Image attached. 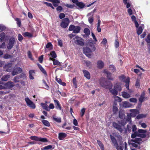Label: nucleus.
<instances>
[{
    "label": "nucleus",
    "mask_w": 150,
    "mask_h": 150,
    "mask_svg": "<svg viewBox=\"0 0 150 150\" xmlns=\"http://www.w3.org/2000/svg\"><path fill=\"white\" fill-rule=\"evenodd\" d=\"M89 46L91 47V49L88 47H86L83 48V52L87 56L90 58L91 56L92 51H94L96 50L95 45L92 43H91Z\"/></svg>",
    "instance_id": "1"
},
{
    "label": "nucleus",
    "mask_w": 150,
    "mask_h": 150,
    "mask_svg": "<svg viewBox=\"0 0 150 150\" xmlns=\"http://www.w3.org/2000/svg\"><path fill=\"white\" fill-rule=\"evenodd\" d=\"M100 84L102 87L106 89H110V88H111L112 86L111 82L106 81L104 79H100Z\"/></svg>",
    "instance_id": "2"
},
{
    "label": "nucleus",
    "mask_w": 150,
    "mask_h": 150,
    "mask_svg": "<svg viewBox=\"0 0 150 150\" xmlns=\"http://www.w3.org/2000/svg\"><path fill=\"white\" fill-rule=\"evenodd\" d=\"M146 132V130L141 129H138L136 131L133 132L131 135V138L134 139L136 137H139L140 133L145 134Z\"/></svg>",
    "instance_id": "3"
},
{
    "label": "nucleus",
    "mask_w": 150,
    "mask_h": 150,
    "mask_svg": "<svg viewBox=\"0 0 150 150\" xmlns=\"http://www.w3.org/2000/svg\"><path fill=\"white\" fill-rule=\"evenodd\" d=\"M70 23V20L67 18H64L63 19L62 21L60 23V26L63 28H67Z\"/></svg>",
    "instance_id": "4"
},
{
    "label": "nucleus",
    "mask_w": 150,
    "mask_h": 150,
    "mask_svg": "<svg viewBox=\"0 0 150 150\" xmlns=\"http://www.w3.org/2000/svg\"><path fill=\"white\" fill-rule=\"evenodd\" d=\"M15 42V39L14 37L11 38L8 43L7 48L8 50L11 49L14 46Z\"/></svg>",
    "instance_id": "5"
},
{
    "label": "nucleus",
    "mask_w": 150,
    "mask_h": 150,
    "mask_svg": "<svg viewBox=\"0 0 150 150\" xmlns=\"http://www.w3.org/2000/svg\"><path fill=\"white\" fill-rule=\"evenodd\" d=\"M25 100L26 101L27 105L29 107L32 109H34L35 106L34 103L28 98H25Z\"/></svg>",
    "instance_id": "6"
},
{
    "label": "nucleus",
    "mask_w": 150,
    "mask_h": 150,
    "mask_svg": "<svg viewBox=\"0 0 150 150\" xmlns=\"http://www.w3.org/2000/svg\"><path fill=\"white\" fill-rule=\"evenodd\" d=\"M113 127L115 129H117L120 132H122L123 131L121 126L120 125L118 124L117 123L114 122L112 123Z\"/></svg>",
    "instance_id": "7"
},
{
    "label": "nucleus",
    "mask_w": 150,
    "mask_h": 150,
    "mask_svg": "<svg viewBox=\"0 0 150 150\" xmlns=\"http://www.w3.org/2000/svg\"><path fill=\"white\" fill-rule=\"evenodd\" d=\"M75 38L76 39L75 41V43L78 45L83 46L84 45L83 42V39L78 36H76Z\"/></svg>",
    "instance_id": "8"
},
{
    "label": "nucleus",
    "mask_w": 150,
    "mask_h": 150,
    "mask_svg": "<svg viewBox=\"0 0 150 150\" xmlns=\"http://www.w3.org/2000/svg\"><path fill=\"white\" fill-rule=\"evenodd\" d=\"M145 92L144 91H143L141 94L140 97L139 99V101L141 103L140 105H141V103L144 100L147 99V97H145Z\"/></svg>",
    "instance_id": "9"
},
{
    "label": "nucleus",
    "mask_w": 150,
    "mask_h": 150,
    "mask_svg": "<svg viewBox=\"0 0 150 150\" xmlns=\"http://www.w3.org/2000/svg\"><path fill=\"white\" fill-rule=\"evenodd\" d=\"M22 71V69L20 67H17L14 69L12 72V74L13 76H14L21 73Z\"/></svg>",
    "instance_id": "10"
},
{
    "label": "nucleus",
    "mask_w": 150,
    "mask_h": 150,
    "mask_svg": "<svg viewBox=\"0 0 150 150\" xmlns=\"http://www.w3.org/2000/svg\"><path fill=\"white\" fill-rule=\"evenodd\" d=\"M54 105H55V108L57 109L61 110L62 109V107L59 101L55 99L54 100Z\"/></svg>",
    "instance_id": "11"
},
{
    "label": "nucleus",
    "mask_w": 150,
    "mask_h": 150,
    "mask_svg": "<svg viewBox=\"0 0 150 150\" xmlns=\"http://www.w3.org/2000/svg\"><path fill=\"white\" fill-rule=\"evenodd\" d=\"M6 89L10 88L13 87L14 86V84L12 82L9 81L4 84Z\"/></svg>",
    "instance_id": "12"
},
{
    "label": "nucleus",
    "mask_w": 150,
    "mask_h": 150,
    "mask_svg": "<svg viewBox=\"0 0 150 150\" xmlns=\"http://www.w3.org/2000/svg\"><path fill=\"white\" fill-rule=\"evenodd\" d=\"M0 40L1 41H5L7 40L8 38V37L7 36H6L5 34L4 33H1L0 34Z\"/></svg>",
    "instance_id": "13"
},
{
    "label": "nucleus",
    "mask_w": 150,
    "mask_h": 150,
    "mask_svg": "<svg viewBox=\"0 0 150 150\" xmlns=\"http://www.w3.org/2000/svg\"><path fill=\"white\" fill-rule=\"evenodd\" d=\"M46 1L52 3L54 7H57L58 6V4L60 3V0H46Z\"/></svg>",
    "instance_id": "14"
},
{
    "label": "nucleus",
    "mask_w": 150,
    "mask_h": 150,
    "mask_svg": "<svg viewBox=\"0 0 150 150\" xmlns=\"http://www.w3.org/2000/svg\"><path fill=\"white\" fill-rule=\"evenodd\" d=\"M115 146L116 147L117 150H123L124 149V144L122 141H120L119 146H118V144L117 145Z\"/></svg>",
    "instance_id": "15"
},
{
    "label": "nucleus",
    "mask_w": 150,
    "mask_h": 150,
    "mask_svg": "<svg viewBox=\"0 0 150 150\" xmlns=\"http://www.w3.org/2000/svg\"><path fill=\"white\" fill-rule=\"evenodd\" d=\"M38 67L39 68L40 71L45 76H47V74L46 70L40 64H38Z\"/></svg>",
    "instance_id": "16"
},
{
    "label": "nucleus",
    "mask_w": 150,
    "mask_h": 150,
    "mask_svg": "<svg viewBox=\"0 0 150 150\" xmlns=\"http://www.w3.org/2000/svg\"><path fill=\"white\" fill-rule=\"evenodd\" d=\"M135 139H131L130 140V142H133L137 144H138L140 145L141 144V143L140 142H141L142 141V138H135Z\"/></svg>",
    "instance_id": "17"
},
{
    "label": "nucleus",
    "mask_w": 150,
    "mask_h": 150,
    "mask_svg": "<svg viewBox=\"0 0 150 150\" xmlns=\"http://www.w3.org/2000/svg\"><path fill=\"white\" fill-rule=\"evenodd\" d=\"M12 65L11 63H8L6 65H5L4 68L6 70V71L8 72H11V67Z\"/></svg>",
    "instance_id": "18"
},
{
    "label": "nucleus",
    "mask_w": 150,
    "mask_h": 150,
    "mask_svg": "<svg viewBox=\"0 0 150 150\" xmlns=\"http://www.w3.org/2000/svg\"><path fill=\"white\" fill-rule=\"evenodd\" d=\"M130 111L132 112L131 115L133 117H134L139 113V111L137 109H132L130 110Z\"/></svg>",
    "instance_id": "19"
},
{
    "label": "nucleus",
    "mask_w": 150,
    "mask_h": 150,
    "mask_svg": "<svg viewBox=\"0 0 150 150\" xmlns=\"http://www.w3.org/2000/svg\"><path fill=\"white\" fill-rule=\"evenodd\" d=\"M110 137L111 140L113 144V146H115L117 145L118 143L115 138L111 135H110Z\"/></svg>",
    "instance_id": "20"
},
{
    "label": "nucleus",
    "mask_w": 150,
    "mask_h": 150,
    "mask_svg": "<svg viewBox=\"0 0 150 150\" xmlns=\"http://www.w3.org/2000/svg\"><path fill=\"white\" fill-rule=\"evenodd\" d=\"M97 67L98 68L102 69L104 66V63L101 60H99L97 62Z\"/></svg>",
    "instance_id": "21"
},
{
    "label": "nucleus",
    "mask_w": 150,
    "mask_h": 150,
    "mask_svg": "<svg viewBox=\"0 0 150 150\" xmlns=\"http://www.w3.org/2000/svg\"><path fill=\"white\" fill-rule=\"evenodd\" d=\"M83 72L84 74V76L88 79H89L91 77L89 72L86 70H83Z\"/></svg>",
    "instance_id": "22"
},
{
    "label": "nucleus",
    "mask_w": 150,
    "mask_h": 150,
    "mask_svg": "<svg viewBox=\"0 0 150 150\" xmlns=\"http://www.w3.org/2000/svg\"><path fill=\"white\" fill-rule=\"evenodd\" d=\"M67 136L66 134L62 132L59 133L58 135V138L60 140H62L63 139Z\"/></svg>",
    "instance_id": "23"
},
{
    "label": "nucleus",
    "mask_w": 150,
    "mask_h": 150,
    "mask_svg": "<svg viewBox=\"0 0 150 150\" xmlns=\"http://www.w3.org/2000/svg\"><path fill=\"white\" fill-rule=\"evenodd\" d=\"M76 5L79 7L78 9H83L85 6V5L82 2H79L76 3Z\"/></svg>",
    "instance_id": "24"
},
{
    "label": "nucleus",
    "mask_w": 150,
    "mask_h": 150,
    "mask_svg": "<svg viewBox=\"0 0 150 150\" xmlns=\"http://www.w3.org/2000/svg\"><path fill=\"white\" fill-rule=\"evenodd\" d=\"M114 88L118 92L122 90V88L121 85L119 83H116L114 86Z\"/></svg>",
    "instance_id": "25"
},
{
    "label": "nucleus",
    "mask_w": 150,
    "mask_h": 150,
    "mask_svg": "<svg viewBox=\"0 0 150 150\" xmlns=\"http://www.w3.org/2000/svg\"><path fill=\"white\" fill-rule=\"evenodd\" d=\"M109 90L110 92L112 93L113 95L116 96L117 95L118 92L114 88L113 89L110 88Z\"/></svg>",
    "instance_id": "26"
},
{
    "label": "nucleus",
    "mask_w": 150,
    "mask_h": 150,
    "mask_svg": "<svg viewBox=\"0 0 150 150\" xmlns=\"http://www.w3.org/2000/svg\"><path fill=\"white\" fill-rule=\"evenodd\" d=\"M81 29V28L79 26H75V28L73 30V33H79Z\"/></svg>",
    "instance_id": "27"
},
{
    "label": "nucleus",
    "mask_w": 150,
    "mask_h": 150,
    "mask_svg": "<svg viewBox=\"0 0 150 150\" xmlns=\"http://www.w3.org/2000/svg\"><path fill=\"white\" fill-rule=\"evenodd\" d=\"M41 105L43 108L47 111H49V108H48V106L46 103H41Z\"/></svg>",
    "instance_id": "28"
},
{
    "label": "nucleus",
    "mask_w": 150,
    "mask_h": 150,
    "mask_svg": "<svg viewBox=\"0 0 150 150\" xmlns=\"http://www.w3.org/2000/svg\"><path fill=\"white\" fill-rule=\"evenodd\" d=\"M104 73L107 74V77L108 79L111 80H113V79L112 76V74L111 73L107 71H105Z\"/></svg>",
    "instance_id": "29"
},
{
    "label": "nucleus",
    "mask_w": 150,
    "mask_h": 150,
    "mask_svg": "<svg viewBox=\"0 0 150 150\" xmlns=\"http://www.w3.org/2000/svg\"><path fill=\"white\" fill-rule=\"evenodd\" d=\"M41 121L44 126L48 127L50 126V125L48 121L45 120H42Z\"/></svg>",
    "instance_id": "30"
},
{
    "label": "nucleus",
    "mask_w": 150,
    "mask_h": 150,
    "mask_svg": "<svg viewBox=\"0 0 150 150\" xmlns=\"http://www.w3.org/2000/svg\"><path fill=\"white\" fill-rule=\"evenodd\" d=\"M10 77V76L9 75H5L3 76L1 78V80L2 81H7L8 78Z\"/></svg>",
    "instance_id": "31"
},
{
    "label": "nucleus",
    "mask_w": 150,
    "mask_h": 150,
    "mask_svg": "<svg viewBox=\"0 0 150 150\" xmlns=\"http://www.w3.org/2000/svg\"><path fill=\"white\" fill-rule=\"evenodd\" d=\"M122 97L125 98H129L130 96V95L125 92H122Z\"/></svg>",
    "instance_id": "32"
},
{
    "label": "nucleus",
    "mask_w": 150,
    "mask_h": 150,
    "mask_svg": "<svg viewBox=\"0 0 150 150\" xmlns=\"http://www.w3.org/2000/svg\"><path fill=\"white\" fill-rule=\"evenodd\" d=\"M52 119L53 121L57 122L60 123L61 122V118L60 117L57 118L55 116H53Z\"/></svg>",
    "instance_id": "33"
},
{
    "label": "nucleus",
    "mask_w": 150,
    "mask_h": 150,
    "mask_svg": "<svg viewBox=\"0 0 150 150\" xmlns=\"http://www.w3.org/2000/svg\"><path fill=\"white\" fill-rule=\"evenodd\" d=\"M42 83L44 85L43 86L45 87V88L47 90H48L50 87L44 79L42 80Z\"/></svg>",
    "instance_id": "34"
},
{
    "label": "nucleus",
    "mask_w": 150,
    "mask_h": 150,
    "mask_svg": "<svg viewBox=\"0 0 150 150\" xmlns=\"http://www.w3.org/2000/svg\"><path fill=\"white\" fill-rule=\"evenodd\" d=\"M143 30V29L142 26H140L137 30V33L138 35H140L142 33Z\"/></svg>",
    "instance_id": "35"
},
{
    "label": "nucleus",
    "mask_w": 150,
    "mask_h": 150,
    "mask_svg": "<svg viewBox=\"0 0 150 150\" xmlns=\"http://www.w3.org/2000/svg\"><path fill=\"white\" fill-rule=\"evenodd\" d=\"M29 73L30 79H34L33 76L35 74L34 71L33 70H30L29 71Z\"/></svg>",
    "instance_id": "36"
},
{
    "label": "nucleus",
    "mask_w": 150,
    "mask_h": 150,
    "mask_svg": "<svg viewBox=\"0 0 150 150\" xmlns=\"http://www.w3.org/2000/svg\"><path fill=\"white\" fill-rule=\"evenodd\" d=\"M52 145H48L47 146H45L44 147L42 148H41V150H48L49 149H52Z\"/></svg>",
    "instance_id": "37"
},
{
    "label": "nucleus",
    "mask_w": 150,
    "mask_h": 150,
    "mask_svg": "<svg viewBox=\"0 0 150 150\" xmlns=\"http://www.w3.org/2000/svg\"><path fill=\"white\" fill-rule=\"evenodd\" d=\"M109 69L112 72L116 71V68L113 65H111L109 67Z\"/></svg>",
    "instance_id": "38"
},
{
    "label": "nucleus",
    "mask_w": 150,
    "mask_h": 150,
    "mask_svg": "<svg viewBox=\"0 0 150 150\" xmlns=\"http://www.w3.org/2000/svg\"><path fill=\"white\" fill-rule=\"evenodd\" d=\"M12 57V55L9 54H5L3 58L5 59L11 58Z\"/></svg>",
    "instance_id": "39"
},
{
    "label": "nucleus",
    "mask_w": 150,
    "mask_h": 150,
    "mask_svg": "<svg viewBox=\"0 0 150 150\" xmlns=\"http://www.w3.org/2000/svg\"><path fill=\"white\" fill-rule=\"evenodd\" d=\"M93 13L92 14V17H89L88 18V21L91 24H93Z\"/></svg>",
    "instance_id": "40"
},
{
    "label": "nucleus",
    "mask_w": 150,
    "mask_h": 150,
    "mask_svg": "<svg viewBox=\"0 0 150 150\" xmlns=\"http://www.w3.org/2000/svg\"><path fill=\"white\" fill-rule=\"evenodd\" d=\"M72 83L73 85L74 86L75 88H77V81H76V78H74L73 79Z\"/></svg>",
    "instance_id": "41"
},
{
    "label": "nucleus",
    "mask_w": 150,
    "mask_h": 150,
    "mask_svg": "<svg viewBox=\"0 0 150 150\" xmlns=\"http://www.w3.org/2000/svg\"><path fill=\"white\" fill-rule=\"evenodd\" d=\"M38 141H40L42 142H48L47 139L46 138L38 137Z\"/></svg>",
    "instance_id": "42"
},
{
    "label": "nucleus",
    "mask_w": 150,
    "mask_h": 150,
    "mask_svg": "<svg viewBox=\"0 0 150 150\" xmlns=\"http://www.w3.org/2000/svg\"><path fill=\"white\" fill-rule=\"evenodd\" d=\"M83 32L86 35H89L90 34V31L88 28H85L84 29Z\"/></svg>",
    "instance_id": "43"
},
{
    "label": "nucleus",
    "mask_w": 150,
    "mask_h": 150,
    "mask_svg": "<svg viewBox=\"0 0 150 150\" xmlns=\"http://www.w3.org/2000/svg\"><path fill=\"white\" fill-rule=\"evenodd\" d=\"M128 143L129 145H131L133 147L137 148L138 147L137 144L133 142H130V140L128 141Z\"/></svg>",
    "instance_id": "44"
},
{
    "label": "nucleus",
    "mask_w": 150,
    "mask_h": 150,
    "mask_svg": "<svg viewBox=\"0 0 150 150\" xmlns=\"http://www.w3.org/2000/svg\"><path fill=\"white\" fill-rule=\"evenodd\" d=\"M23 35L24 37H31L32 36V35L28 32H25L23 33Z\"/></svg>",
    "instance_id": "45"
},
{
    "label": "nucleus",
    "mask_w": 150,
    "mask_h": 150,
    "mask_svg": "<svg viewBox=\"0 0 150 150\" xmlns=\"http://www.w3.org/2000/svg\"><path fill=\"white\" fill-rule=\"evenodd\" d=\"M119 117L121 119H123V117H125V115L122 111H119Z\"/></svg>",
    "instance_id": "46"
},
{
    "label": "nucleus",
    "mask_w": 150,
    "mask_h": 150,
    "mask_svg": "<svg viewBox=\"0 0 150 150\" xmlns=\"http://www.w3.org/2000/svg\"><path fill=\"white\" fill-rule=\"evenodd\" d=\"M118 110V108L117 107L115 106H113L112 111L114 114H116L117 113Z\"/></svg>",
    "instance_id": "47"
},
{
    "label": "nucleus",
    "mask_w": 150,
    "mask_h": 150,
    "mask_svg": "<svg viewBox=\"0 0 150 150\" xmlns=\"http://www.w3.org/2000/svg\"><path fill=\"white\" fill-rule=\"evenodd\" d=\"M63 5H64L66 7H67L68 8H74V4L73 5H71V4H64Z\"/></svg>",
    "instance_id": "48"
},
{
    "label": "nucleus",
    "mask_w": 150,
    "mask_h": 150,
    "mask_svg": "<svg viewBox=\"0 0 150 150\" xmlns=\"http://www.w3.org/2000/svg\"><path fill=\"white\" fill-rule=\"evenodd\" d=\"M50 54L53 58H56L57 56L55 52L54 51H52L50 53Z\"/></svg>",
    "instance_id": "49"
},
{
    "label": "nucleus",
    "mask_w": 150,
    "mask_h": 150,
    "mask_svg": "<svg viewBox=\"0 0 150 150\" xmlns=\"http://www.w3.org/2000/svg\"><path fill=\"white\" fill-rule=\"evenodd\" d=\"M20 78H21V76H18L14 78L13 81L15 83L18 82L19 81Z\"/></svg>",
    "instance_id": "50"
},
{
    "label": "nucleus",
    "mask_w": 150,
    "mask_h": 150,
    "mask_svg": "<svg viewBox=\"0 0 150 150\" xmlns=\"http://www.w3.org/2000/svg\"><path fill=\"white\" fill-rule=\"evenodd\" d=\"M44 4H46L47 6L51 7L53 9H54V7L51 3H49L47 2H44Z\"/></svg>",
    "instance_id": "51"
},
{
    "label": "nucleus",
    "mask_w": 150,
    "mask_h": 150,
    "mask_svg": "<svg viewBox=\"0 0 150 150\" xmlns=\"http://www.w3.org/2000/svg\"><path fill=\"white\" fill-rule=\"evenodd\" d=\"M146 117L145 115L144 114H139L136 117V118L137 119H140L142 118Z\"/></svg>",
    "instance_id": "52"
},
{
    "label": "nucleus",
    "mask_w": 150,
    "mask_h": 150,
    "mask_svg": "<svg viewBox=\"0 0 150 150\" xmlns=\"http://www.w3.org/2000/svg\"><path fill=\"white\" fill-rule=\"evenodd\" d=\"M53 47V46L52 43L49 42L48 43L46 46V47L47 48L52 49Z\"/></svg>",
    "instance_id": "53"
},
{
    "label": "nucleus",
    "mask_w": 150,
    "mask_h": 150,
    "mask_svg": "<svg viewBox=\"0 0 150 150\" xmlns=\"http://www.w3.org/2000/svg\"><path fill=\"white\" fill-rule=\"evenodd\" d=\"M145 40L147 43H150V34L148 35L147 38L145 39Z\"/></svg>",
    "instance_id": "54"
},
{
    "label": "nucleus",
    "mask_w": 150,
    "mask_h": 150,
    "mask_svg": "<svg viewBox=\"0 0 150 150\" xmlns=\"http://www.w3.org/2000/svg\"><path fill=\"white\" fill-rule=\"evenodd\" d=\"M53 64L54 65H60L61 63L60 62H59L58 60L54 59L53 60Z\"/></svg>",
    "instance_id": "55"
},
{
    "label": "nucleus",
    "mask_w": 150,
    "mask_h": 150,
    "mask_svg": "<svg viewBox=\"0 0 150 150\" xmlns=\"http://www.w3.org/2000/svg\"><path fill=\"white\" fill-rule=\"evenodd\" d=\"M130 104L129 103L126 101L124 102L123 103V105L125 108H128L130 107L129 105Z\"/></svg>",
    "instance_id": "56"
},
{
    "label": "nucleus",
    "mask_w": 150,
    "mask_h": 150,
    "mask_svg": "<svg viewBox=\"0 0 150 150\" xmlns=\"http://www.w3.org/2000/svg\"><path fill=\"white\" fill-rule=\"evenodd\" d=\"M57 7L56 8V10L59 12L60 13L63 10V8L61 6H57Z\"/></svg>",
    "instance_id": "57"
},
{
    "label": "nucleus",
    "mask_w": 150,
    "mask_h": 150,
    "mask_svg": "<svg viewBox=\"0 0 150 150\" xmlns=\"http://www.w3.org/2000/svg\"><path fill=\"white\" fill-rule=\"evenodd\" d=\"M85 110V108H83L81 109L80 113V116L81 117H82L84 115Z\"/></svg>",
    "instance_id": "58"
},
{
    "label": "nucleus",
    "mask_w": 150,
    "mask_h": 150,
    "mask_svg": "<svg viewBox=\"0 0 150 150\" xmlns=\"http://www.w3.org/2000/svg\"><path fill=\"white\" fill-rule=\"evenodd\" d=\"M119 44L118 40L117 39L115 40V46L116 48H118L119 47Z\"/></svg>",
    "instance_id": "59"
},
{
    "label": "nucleus",
    "mask_w": 150,
    "mask_h": 150,
    "mask_svg": "<svg viewBox=\"0 0 150 150\" xmlns=\"http://www.w3.org/2000/svg\"><path fill=\"white\" fill-rule=\"evenodd\" d=\"M43 57L44 55H42L40 56L38 58V60L41 63H42V62L43 60Z\"/></svg>",
    "instance_id": "60"
},
{
    "label": "nucleus",
    "mask_w": 150,
    "mask_h": 150,
    "mask_svg": "<svg viewBox=\"0 0 150 150\" xmlns=\"http://www.w3.org/2000/svg\"><path fill=\"white\" fill-rule=\"evenodd\" d=\"M58 45L60 47H62L63 46L62 41V40L60 39H57Z\"/></svg>",
    "instance_id": "61"
},
{
    "label": "nucleus",
    "mask_w": 150,
    "mask_h": 150,
    "mask_svg": "<svg viewBox=\"0 0 150 150\" xmlns=\"http://www.w3.org/2000/svg\"><path fill=\"white\" fill-rule=\"evenodd\" d=\"M75 28V26L73 25H71L69 27V30L70 31H73Z\"/></svg>",
    "instance_id": "62"
},
{
    "label": "nucleus",
    "mask_w": 150,
    "mask_h": 150,
    "mask_svg": "<svg viewBox=\"0 0 150 150\" xmlns=\"http://www.w3.org/2000/svg\"><path fill=\"white\" fill-rule=\"evenodd\" d=\"M97 143L100 148L104 147L103 144L102 143V142L100 140H98L97 141Z\"/></svg>",
    "instance_id": "63"
},
{
    "label": "nucleus",
    "mask_w": 150,
    "mask_h": 150,
    "mask_svg": "<svg viewBox=\"0 0 150 150\" xmlns=\"http://www.w3.org/2000/svg\"><path fill=\"white\" fill-rule=\"evenodd\" d=\"M129 101L131 102L136 103L137 102V100L135 98H132L129 99Z\"/></svg>",
    "instance_id": "64"
}]
</instances>
